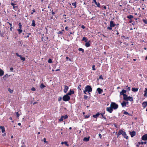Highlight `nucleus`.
Here are the masks:
<instances>
[{"label":"nucleus","instance_id":"obj_1","mask_svg":"<svg viewBox=\"0 0 147 147\" xmlns=\"http://www.w3.org/2000/svg\"><path fill=\"white\" fill-rule=\"evenodd\" d=\"M122 135L124 138H125L126 139L127 138V136L126 133L123 131L122 130L120 129L118 134H117V137L118 138L119 136L120 135Z\"/></svg>","mask_w":147,"mask_h":147},{"label":"nucleus","instance_id":"obj_2","mask_svg":"<svg viewBox=\"0 0 147 147\" xmlns=\"http://www.w3.org/2000/svg\"><path fill=\"white\" fill-rule=\"evenodd\" d=\"M124 97H123V99L126 100H129L131 101H133V98L130 96H127V95H124Z\"/></svg>","mask_w":147,"mask_h":147},{"label":"nucleus","instance_id":"obj_3","mask_svg":"<svg viewBox=\"0 0 147 147\" xmlns=\"http://www.w3.org/2000/svg\"><path fill=\"white\" fill-rule=\"evenodd\" d=\"M112 109H117L118 107V105L117 104H116L115 102H111L110 105Z\"/></svg>","mask_w":147,"mask_h":147},{"label":"nucleus","instance_id":"obj_4","mask_svg":"<svg viewBox=\"0 0 147 147\" xmlns=\"http://www.w3.org/2000/svg\"><path fill=\"white\" fill-rule=\"evenodd\" d=\"M85 91L89 92H91L92 91V88L91 86L88 85L86 86L84 90Z\"/></svg>","mask_w":147,"mask_h":147},{"label":"nucleus","instance_id":"obj_5","mask_svg":"<svg viewBox=\"0 0 147 147\" xmlns=\"http://www.w3.org/2000/svg\"><path fill=\"white\" fill-rule=\"evenodd\" d=\"M63 100L65 101H68L69 100L70 97L67 94L63 96Z\"/></svg>","mask_w":147,"mask_h":147},{"label":"nucleus","instance_id":"obj_6","mask_svg":"<svg viewBox=\"0 0 147 147\" xmlns=\"http://www.w3.org/2000/svg\"><path fill=\"white\" fill-rule=\"evenodd\" d=\"M107 111L110 113H111L113 111V109L110 106V107L107 108Z\"/></svg>","mask_w":147,"mask_h":147},{"label":"nucleus","instance_id":"obj_7","mask_svg":"<svg viewBox=\"0 0 147 147\" xmlns=\"http://www.w3.org/2000/svg\"><path fill=\"white\" fill-rule=\"evenodd\" d=\"M126 92V91L124 90H123L121 92H120V94L121 95H123V97L125 96H124V95H125L124 94Z\"/></svg>","mask_w":147,"mask_h":147},{"label":"nucleus","instance_id":"obj_8","mask_svg":"<svg viewBox=\"0 0 147 147\" xmlns=\"http://www.w3.org/2000/svg\"><path fill=\"white\" fill-rule=\"evenodd\" d=\"M142 139L144 140H147V134H146L143 136L142 137Z\"/></svg>","mask_w":147,"mask_h":147},{"label":"nucleus","instance_id":"obj_9","mask_svg":"<svg viewBox=\"0 0 147 147\" xmlns=\"http://www.w3.org/2000/svg\"><path fill=\"white\" fill-rule=\"evenodd\" d=\"M10 76V75H8L7 74H6L4 75V76L3 77V78L4 80H6Z\"/></svg>","mask_w":147,"mask_h":147},{"label":"nucleus","instance_id":"obj_10","mask_svg":"<svg viewBox=\"0 0 147 147\" xmlns=\"http://www.w3.org/2000/svg\"><path fill=\"white\" fill-rule=\"evenodd\" d=\"M142 105L143 107L144 108H145L146 106L147 107V102H143L142 103Z\"/></svg>","mask_w":147,"mask_h":147},{"label":"nucleus","instance_id":"obj_11","mask_svg":"<svg viewBox=\"0 0 147 147\" xmlns=\"http://www.w3.org/2000/svg\"><path fill=\"white\" fill-rule=\"evenodd\" d=\"M69 88L66 86H64V89L63 90L64 92L65 93H66L67 92V91L68 89Z\"/></svg>","mask_w":147,"mask_h":147},{"label":"nucleus","instance_id":"obj_12","mask_svg":"<svg viewBox=\"0 0 147 147\" xmlns=\"http://www.w3.org/2000/svg\"><path fill=\"white\" fill-rule=\"evenodd\" d=\"M97 91L99 94H101L103 91L101 89L99 88H98L97 89Z\"/></svg>","mask_w":147,"mask_h":147},{"label":"nucleus","instance_id":"obj_13","mask_svg":"<svg viewBox=\"0 0 147 147\" xmlns=\"http://www.w3.org/2000/svg\"><path fill=\"white\" fill-rule=\"evenodd\" d=\"M130 134L131 137H132L134 136L136 134L135 132L134 131L130 132Z\"/></svg>","mask_w":147,"mask_h":147},{"label":"nucleus","instance_id":"obj_14","mask_svg":"<svg viewBox=\"0 0 147 147\" xmlns=\"http://www.w3.org/2000/svg\"><path fill=\"white\" fill-rule=\"evenodd\" d=\"M0 128L1 129V131L2 133H4L5 131V129L3 126H1Z\"/></svg>","mask_w":147,"mask_h":147},{"label":"nucleus","instance_id":"obj_15","mask_svg":"<svg viewBox=\"0 0 147 147\" xmlns=\"http://www.w3.org/2000/svg\"><path fill=\"white\" fill-rule=\"evenodd\" d=\"M4 72L2 69H0V76H2L4 74Z\"/></svg>","mask_w":147,"mask_h":147},{"label":"nucleus","instance_id":"obj_16","mask_svg":"<svg viewBox=\"0 0 147 147\" xmlns=\"http://www.w3.org/2000/svg\"><path fill=\"white\" fill-rule=\"evenodd\" d=\"M110 26H111V27H114L115 25V24H114L113 23V21H111L110 22Z\"/></svg>","mask_w":147,"mask_h":147},{"label":"nucleus","instance_id":"obj_17","mask_svg":"<svg viewBox=\"0 0 147 147\" xmlns=\"http://www.w3.org/2000/svg\"><path fill=\"white\" fill-rule=\"evenodd\" d=\"M126 103L125 101H123L121 103V105L122 107H124L126 106Z\"/></svg>","mask_w":147,"mask_h":147},{"label":"nucleus","instance_id":"obj_18","mask_svg":"<svg viewBox=\"0 0 147 147\" xmlns=\"http://www.w3.org/2000/svg\"><path fill=\"white\" fill-rule=\"evenodd\" d=\"M89 140V137L84 138L83 139V140L84 141H85V142H87V141H88Z\"/></svg>","mask_w":147,"mask_h":147},{"label":"nucleus","instance_id":"obj_19","mask_svg":"<svg viewBox=\"0 0 147 147\" xmlns=\"http://www.w3.org/2000/svg\"><path fill=\"white\" fill-rule=\"evenodd\" d=\"M74 93V91H72L71 90H70L69 92L67 94L68 95H71V94H73Z\"/></svg>","mask_w":147,"mask_h":147},{"label":"nucleus","instance_id":"obj_20","mask_svg":"<svg viewBox=\"0 0 147 147\" xmlns=\"http://www.w3.org/2000/svg\"><path fill=\"white\" fill-rule=\"evenodd\" d=\"M138 88H132V90L133 91V92H137L138 91Z\"/></svg>","mask_w":147,"mask_h":147},{"label":"nucleus","instance_id":"obj_21","mask_svg":"<svg viewBox=\"0 0 147 147\" xmlns=\"http://www.w3.org/2000/svg\"><path fill=\"white\" fill-rule=\"evenodd\" d=\"M99 113H97L95 115H94L93 116V117L94 118H97V117H98L99 115Z\"/></svg>","mask_w":147,"mask_h":147},{"label":"nucleus","instance_id":"obj_22","mask_svg":"<svg viewBox=\"0 0 147 147\" xmlns=\"http://www.w3.org/2000/svg\"><path fill=\"white\" fill-rule=\"evenodd\" d=\"M85 44V46L87 47H88L90 46V43L89 42H87Z\"/></svg>","mask_w":147,"mask_h":147},{"label":"nucleus","instance_id":"obj_23","mask_svg":"<svg viewBox=\"0 0 147 147\" xmlns=\"http://www.w3.org/2000/svg\"><path fill=\"white\" fill-rule=\"evenodd\" d=\"M36 25V24L35 23V21L34 20H33L32 21V26H35Z\"/></svg>","mask_w":147,"mask_h":147},{"label":"nucleus","instance_id":"obj_24","mask_svg":"<svg viewBox=\"0 0 147 147\" xmlns=\"http://www.w3.org/2000/svg\"><path fill=\"white\" fill-rule=\"evenodd\" d=\"M8 90L11 93H12L13 92V90L11 89L10 88H8Z\"/></svg>","mask_w":147,"mask_h":147},{"label":"nucleus","instance_id":"obj_25","mask_svg":"<svg viewBox=\"0 0 147 147\" xmlns=\"http://www.w3.org/2000/svg\"><path fill=\"white\" fill-rule=\"evenodd\" d=\"M82 40H84L85 42H87L88 41L87 39L85 37H84L83 38Z\"/></svg>","mask_w":147,"mask_h":147},{"label":"nucleus","instance_id":"obj_26","mask_svg":"<svg viewBox=\"0 0 147 147\" xmlns=\"http://www.w3.org/2000/svg\"><path fill=\"white\" fill-rule=\"evenodd\" d=\"M64 116H61V118L59 119V121H63V119H64Z\"/></svg>","mask_w":147,"mask_h":147},{"label":"nucleus","instance_id":"obj_27","mask_svg":"<svg viewBox=\"0 0 147 147\" xmlns=\"http://www.w3.org/2000/svg\"><path fill=\"white\" fill-rule=\"evenodd\" d=\"M95 4L98 7H100V3H97L96 1L95 2Z\"/></svg>","mask_w":147,"mask_h":147},{"label":"nucleus","instance_id":"obj_28","mask_svg":"<svg viewBox=\"0 0 147 147\" xmlns=\"http://www.w3.org/2000/svg\"><path fill=\"white\" fill-rule=\"evenodd\" d=\"M45 87V86L44 85H43L42 84H41V85H40V88H42Z\"/></svg>","mask_w":147,"mask_h":147},{"label":"nucleus","instance_id":"obj_29","mask_svg":"<svg viewBox=\"0 0 147 147\" xmlns=\"http://www.w3.org/2000/svg\"><path fill=\"white\" fill-rule=\"evenodd\" d=\"M79 51H82V53H84V50L83 49H82V48H80L79 49Z\"/></svg>","mask_w":147,"mask_h":147},{"label":"nucleus","instance_id":"obj_30","mask_svg":"<svg viewBox=\"0 0 147 147\" xmlns=\"http://www.w3.org/2000/svg\"><path fill=\"white\" fill-rule=\"evenodd\" d=\"M127 18L129 19H131L133 18V16L131 15H129L127 17Z\"/></svg>","mask_w":147,"mask_h":147},{"label":"nucleus","instance_id":"obj_31","mask_svg":"<svg viewBox=\"0 0 147 147\" xmlns=\"http://www.w3.org/2000/svg\"><path fill=\"white\" fill-rule=\"evenodd\" d=\"M72 4L73 6L75 7H76V3H73Z\"/></svg>","mask_w":147,"mask_h":147},{"label":"nucleus","instance_id":"obj_32","mask_svg":"<svg viewBox=\"0 0 147 147\" xmlns=\"http://www.w3.org/2000/svg\"><path fill=\"white\" fill-rule=\"evenodd\" d=\"M48 62L49 63H52V60L51 59H49L48 60Z\"/></svg>","mask_w":147,"mask_h":147},{"label":"nucleus","instance_id":"obj_33","mask_svg":"<svg viewBox=\"0 0 147 147\" xmlns=\"http://www.w3.org/2000/svg\"><path fill=\"white\" fill-rule=\"evenodd\" d=\"M18 30L19 32V34H20L21 33L22 31V30L21 29H18Z\"/></svg>","mask_w":147,"mask_h":147},{"label":"nucleus","instance_id":"obj_34","mask_svg":"<svg viewBox=\"0 0 147 147\" xmlns=\"http://www.w3.org/2000/svg\"><path fill=\"white\" fill-rule=\"evenodd\" d=\"M124 114L126 115H131L127 112H124Z\"/></svg>","mask_w":147,"mask_h":147},{"label":"nucleus","instance_id":"obj_35","mask_svg":"<svg viewBox=\"0 0 147 147\" xmlns=\"http://www.w3.org/2000/svg\"><path fill=\"white\" fill-rule=\"evenodd\" d=\"M16 115L17 116V117H19L20 115L19 114L18 112H16Z\"/></svg>","mask_w":147,"mask_h":147},{"label":"nucleus","instance_id":"obj_36","mask_svg":"<svg viewBox=\"0 0 147 147\" xmlns=\"http://www.w3.org/2000/svg\"><path fill=\"white\" fill-rule=\"evenodd\" d=\"M20 59H21V60H23V61H25V58L24 57H21L20 58Z\"/></svg>","mask_w":147,"mask_h":147},{"label":"nucleus","instance_id":"obj_37","mask_svg":"<svg viewBox=\"0 0 147 147\" xmlns=\"http://www.w3.org/2000/svg\"><path fill=\"white\" fill-rule=\"evenodd\" d=\"M64 144L67 146H69V144H67V142H64Z\"/></svg>","mask_w":147,"mask_h":147},{"label":"nucleus","instance_id":"obj_38","mask_svg":"<svg viewBox=\"0 0 147 147\" xmlns=\"http://www.w3.org/2000/svg\"><path fill=\"white\" fill-rule=\"evenodd\" d=\"M111 27H112L110 26L108 27L107 28V29H109V30H111V29H112Z\"/></svg>","mask_w":147,"mask_h":147},{"label":"nucleus","instance_id":"obj_39","mask_svg":"<svg viewBox=\"0 0 147 147\" xmlns=\"http://www.w3.org/2000/svg\"><path fill=\"white\" fill-rule=\"evenodd\" d=\"M143 21H144V23L145 24H147V20H145L144 19H143Z\"/></svg>","mask_w":147,"mask_h":147},{"label":"nucleus","instance_id":"obj_40","mask_svg":"<svg viewBox=\"0 0 147 147\" xmlns=\"http://www.w3.org/2000/svg\"><path fill=\"white\" fill-rule=\"evenodd\" d=\"M145 94H144V96H147V92H146V91H144Z\"/></svg>","mask_w":147,"mask_h":147},{"label":"nucleus","instance_id":"obj_41","mask_svg":"<svg viewBox=\"0 0 147 147\" xmlns=\"http://www.w3.org/2000/svg\"><path fill=\"white\" fill-rule=\"evenodd\" d=\"M67 117H68V116H67V115H65L64 116V119H66L67 118Z\"/></svg>","mask_w":147,"mask_h":147},{"label":"nucleus","instance_id":"obj_42","mask_svg":"<svg viewBox=\"0 0 147 147\" xmlns=\"http://www.w3.org/2000/svg\"><path fill=\"white\" fill-rule=\"evenodd\" d=\"M35 90H36V89H35V88L34 87H32L31 88V90L32 91H35Z\"/></svg>","mask_w":147,"mask_h":147},{"label":"nucleus","instance_id":"obj_43","mask_svg":"<svg viewBox=\"0 0 147 147\" xmlns=\"http://www.w3.org/2000/svg\"><path fill=\"white\" fill-rule=\"evenodd\" d=\"M94 67H95V66L94 65H93L92 66V70H95V68Z\"/></svg>","mask_w":147,"mask_h":147},{"label":"nucleus","instance_id":"obj_44","mask_svg":"<svg viewBox=\"0 0 147 147\" xmlns=\"http://www.w3.org/2000/svg\"><path fill=\"white\" fill-rule=\"evenodd\" d=\"M99 78L100 79H101L102 80H103V78H102V75L100 76Z\"/></svg>","mask_w":147,"mask_h":147},{"label":"nucleus","instance_id":"obj_45","mask_svg":"<svg viewBox=\"0 0 147 147\" xmlns=\"http://www.w3.org/2000/svg\"><path fill=\"white\" fill-rule=\"evenodd\" d=\"M88 98V96H86V95H84V98L85 99V100H86L87 99V98Z\"/></svg>","mask_w":147,"mask_h":147},{"label":"nucleus","instance_id":"obj_46","mask_svg":"<svg viewBox=\"0 0 147 147\" xmlns=\"http://www.w3.org/2000/svg\"><path fill=\"white\" fill-rule=\"evenodd\" d=\"M90 116V115H85V117L86 118H88Z\"/></svg>","mask_w":147,"mask_h":147},{"label":"nucleus","instance_id":"obj_47","mask_svg":"<svg viewBox=\"0 0 147 147\" xmlns=\"http://www.w3.org/2000/svg\"><path fill=\"white\" fill-rule=\"evenodd\" d=\"M19 24V27H20V29H21L22 27V25L21 24V23H20Z\"/></svg>","mask_w":147,"mask_h":147},{"label":"nucleus","instance_id":"obj_48","mask_svg":"<svg viewBox=\"0 0 147 147\" xmlns=\"http://www.w3.org/2000/svg\"><path fill=\"white\" fill-rule=\"evenodd\" d=\"M43 140L44 142H45H45H47V141H46V138H44L43 139Z\"/></svg>","mask_w":147,"mask_h":147},{"label":"nucleus","instance_id":"obj_49","mask_svg":"<svg viewBox=\"0 0 147 147\" xmlns=\"http://www.w3.org/2000/svg\"><path fill=\"white\" fill-rule=\"evenodd\" d=\"M62 99V98L61 97H59V98H58V101H60Z\"/></svg>","mask_w":147,"mask_h":147},{"label":"nucleus","instance_id":"obj_50","mask_svg":"<svg viewBox=\"0 0 147 147\" xmlns=\"http://www.w3.org/2000/svg\"><path fill=\"white\" fill-rule=\"evenodd\" d=\"M146 142H142L141 143V144H146Z\"/></svg>","mask_w":147,"mask_h":147},{"label":"nucleus","instance_id":"obj_51","mask_svg":"<svg viewBox=\"0 0 147 147\" xmlns=\"http://www.w3.org/2000/svg\"><path fill=\"white\" fill-rule=\"evenodd\" d=\"M98 136H99V137L100 138H101V137H102V136H101V134H98Z\"/></svg>","mask_w":147,"mask_h":147},{"label":"nucleus","instance_id":"obj_52","mask_svg":"<svg viewBox=\"0 0 147 147\" xmlns=\"http://www.w3.org/2000/svg\"><path fill=\"white\" fill-rule=\"evenodd\" d=\"M11 5L13 6V8H14V4L13 3H11Z\"/></svg>","mask_w":147,"mask_h":147},{"label":"nucleus","instance_id":"obj_53","mask_svg":"<svg viewBox=\"0 0 147 147\" xmlns=\"http://www.w3.org/2000/svg\"><path fill=\"white\" fill-rule=\"evenodd\" d=\"M10 70L11 71L13 70V68L12 67H11L10 69Z\"/></svg>","mask_w":147,"mask_h":147},{"label":"nucleus","instance_id":"obj_54","mask_svg":"<svg viewBox=\"0 0 147 147\" xmlns=\"http://www.w3.org/2000/svg\"><path fill=\"white\" fill-rule=\"evenodd\" d=\"M16 55L18 57L20 56V55H19L17 53H16Z\"/></svg>","mask_w":147,"mask_h":147},{"label":"nucleus","instance_id":"obj_55","mask_svg":"<svg viewBox=\"0 0 147 147\" xmlns=\"http://www.w3.org/2000/svg\"><path fill=\"white\" fill-rule=\"evenodd\" d=\"M21 147H26V146L24 144H23L22 146Z\"/></svg>","mask_w":147,"mask_h":147},{"label":"nucleus","instance_id":"obj_56","mask_svg":"<svg viewBox=\"0 0 147 147\" xmlns=\"http://www.w3.org/2000/svg\"><path fill=\"white\" fill-rule=\"evenodd\" d=\"M86 92H87L85 91V90H84V94H87Z\"/></svg>","mask_w":147,"mask_h":147},{"label":"nucleus","instance_id":"obj_57","mask_svg":"<svg viewBox=\"0 0 147 147\" xmlns=\"http://www.w3.org/2000/svg\"><path fill=\"white\" fill-rule=\"evenodd\" d=\"M82 28L83 29H84L85 28V27L83 25H82Z\"/></svg>","mask_w":147,"mask_h":147},{"label":"nucleus","instance_id":"obj_58","mask_svg":"<svg viewBox=\"0 0 147 147\" xmlns=\"http://www.w3.org/2000/svg\"><path fill=\"white\" fill-rule=\"evenodd\" d=\"M65 29L66 30H68V27H66L65 28Z\"/></svg>","mask_w":147,"mask_h":147},{"label":"nucleus","instance_id":"obj_59","mask_svg":"<svg viewBox=\"0 0 147 147\" xmlns=\"http://www.w3.org/2000/svg\"><path fill=\"white\" fill-rule=\"evenodd\" d=\"M32 11H33V12H35V10L34 9H33L32 10Z\"/></svg>","mask_w":147,"mask_h":147},{"label":"nucleus","instance_id":"obj_60","mask_svg":"<svg viewBox=\"0 0 147 147\" xmlns=\"http://www.w3.org/2000/svg\"><path fill=\"white\" fill-rule=\"evenodd\" d=\"M127 89L128 90H130V87H128V88H127Z\"/></svg>","mask_w":147,"mask_h":147},{"label":"nucleus","instance_id":"obj_61","mask_svg":"<svg viewBox=\"0 0 147 147\" xmlns=\"http://www.w3.org/2000/svg\"><path fill=\"white\" fill-rule=\"evenodd\" d=\"M37 103V102H35L34 103H33V105H34L36 104Z\"/></svg>","mask_w":147,"mask_h":147},{"label":"nucleus","instance_id":"obj_62","mask_svg":"<svg viewBox=\"0 0 147 147\" xmlns=\"http://www.w3.org/2000/svg\"><path fill=\"white\" fill-rule=\"evenodd\" d=\"M114 126L116 127V128H117V126L115 124H114Z\"/></svg>","mask_w":147,"mask_h":147},{"label":"nucleus","instance_id":"obj_63","mask_svg":"<svg viewBox=\"0 0 147 147\" xmlns=\"http://www.w3.org/2000/svg\"><path fill=\"white\" fill-rule=\"evenodd\" d=\"M6 135V133H5L3 135H2L3 136H4Z\"/></svg>","mask_w":147,"mask_h":147},{"label":"nucleus","instance_id":"obj_64","mask_svg":"<svg viewBox=\"0 0 147 147\" xmlns=\"http://www.w3.org/2000/svg\"><path fill=\"white\" fill-rule=\"evenodd\" d=\"M21 123H18V125H20H20H21Z\"/></svg>","mask_w":147,"mask_h":147}]
</instances>
